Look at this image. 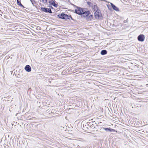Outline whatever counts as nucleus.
Wrapping results in <instances>:
<instances>
[{
	"label": "nucleus",
	"instance_id": "nucleus-1",
	"mask_svg": "<svg viewBox=\"0 0 148 148\" xmlns=\"http://www.w3.org/2000/svg\"><path fill=\"white\" fill-rule=\"evenodd\" d=\"M73 5L77 8V9H75V12H74L75 13L81 16L83 10H85V9L81 8L80 7H78L74 5Z\"/></svg>",
	"mask_w": 148,
	"mask_h": 148
},
{
	"label": "nucleus",
	"instance_id": "nucleus-2",
	"mask_svg": "<svg viewBox=\"0 0 148 148\" xmlns=\"http://www.w3.org/2000/svg\"><path fill=\"white\" fill-rule=\"evenodd\" d=\"M91 122H88L87 123H83V129L87 131L88 130H90V124Z\"/></svg>",
	"mask_w": 148,
	"mask_h": 148
},
{
	"label": "nucleus",
	"instance_id": "nucleus-3",
	"mask_svg": "<svg viewBox=\"0 0 148 148\" xmlns=\"http://www.w3.org/2000/svg\"><path fill=\"white\" fill-rule=\"evenodd\" d=\"M57 17L59 18L67 21V18H68V15L64 13H60L57 16Z\"/></svg>",
	"mask_w": 148,
	"mask_h": 148
},
{
	"label": "nucleus",
	"instance_id": "nucleus-4",
	"mask_svg": "<svg viewBox=\"0 0 148 148\" xmlns=\"http://www.w3.org/2000/svg\"><path fill=\"white\" fill-rule=\"evenodd\" d=\"M90 13V11L89 10L85 11V10H84L80 16L82 18H85L88 17Z\"/></svg>",
	"mask_w": 148,
	"mask_h": 148
},
{
	"label": "nucleus",
	"instance_id": "nucleus-5",
	"mask_svg": "<svg viewBox=\"0 0 148 148\" xmlns=\"http://www.w3.org/2000/svg\"><path fill=\"white\" fill-rule=\"evenodd\" d=\"M41 10L43 12L47 13H49L50 14L52 13V11L50 8L41 7Z\"/></svg>",
	"mask_w": 148,
	"mask_h": 148
},
{
	"label": "nucleus",
	"instance_id": "nucleus-6",
	"mask_svg": "<svg viewBox=\"0 0 148 148\" xmlns=\"http://www.w3.org/2000/svg\"><path fill=\"white\" fill-rule=\"evenodd\" d=\"M145 38V35L143 34L139 35L137 37L138 40L140 42H143L144 41Z\"/></svg>",
	"mask_w": 148,
	"mask_h": 148
},
{
	"label": "nucleus",
	"instance_id": "nucleus-7",
	"mask_svg": "<svg viewBox=\"0 0 148 148\" xmlns=\"http://www.w3.org/2000/svg\"><path fill=\"white\" fill-rule=\"evenodd\" d=\"M49 3L50 5H53L56 8H57L58 7V4L56 3V2L55 0H50L49 1Z\"/></svg>",
	"mask_w": 148,
	"mask_h": 148
},
{
	"label": "nucleus",
	"instance_id": "nucleus-8",
	"mask_svg": "<svg viewBox=\"0 0 148 148\" xmlns=\"http://www.w3.org/2000/svg\"><path fill=\"white\" fill-rule=\"evenodd\" d=\"M103 129L107 132L109 131L110 132H115V130L110 128L103 127Z\"/></svg>",
	"mask_w": 148,
	"mask_h": 148
},
{
	"label": "nucleus",
	"instance_id": "nucleus-9",
	"mask_svg": "<svg viewBox=\"0 0 148 148\" xmlns=\"http://www.w3.org/2000/svg\"><path fill=\"white\" fill-rule=\"evenodd\" d=\"M24 69L27 72H29L31 71V68L29 65H26L25 66Z\"/></svg>",
	"mask_w": 148,
	"mask_h": 148
},
{
	"label": "nucleus",
	"instance_id": "nucleus-10",
	"mask_svg": "<svg viewBox=\"0 0 148 148\" xmlns=\"http://www.w3.org/2000/svg\"><path fill=\"white\" fill-rule=\"evenodd\" d=\"M110 4H111V6L112 7V8L113 10H115L116 11H119V9L116 7L114 5L113 3H110Z\"/></svg>",
	"mask_w": 148,
	"mask_h": 148
},
{
	"label": "nucleus",
	"instance_id": "nucleus-11",
	"mask_svg": "<svg viewBox=\"0 0 148 148\" xmlns=\"http://www.w3.org/2000/svg\"><path fill=\"white\" fill-rule=\"evenodd\" d=\"M101 14H98L96 12L94 13V16L96 19H99Z\"/></svg>",
	"mask_w": 148,
	"mask_h": 148
},
{
	"label": "nucleus",
	"instance_id": "nucleus-12",
	"mask_svg": "<svg viewBox=\"0 0 148 148\" xmlns=\"http://www.w3.org/2000/svg\"><path fill=\"white\" fill-rule=\"evenodd\" d=\"M107 53V51L106 50H103L101 51L100 53L102 55H104L106 54Z\"/></svg>",
	"mask_w": 148,
	"mask_h": 148
},
{
	"label": "nucleus",
	"instance_id": "nucleus-13",
	"mask_svg": "<svg viewBox=\"0 0 148 148\" xmlns=\"http://www.w3.org/2000/svg\"><path fill=\"white\" fill-rule=\"evenodd\" d=\"M17 4L20 6L21 7H23V8H24L25 7L24 6L21 4L20 1H19L18 0H17L16 1Z\"/></svg>",
	"mask_w": 148,
	"mask_h": 148
},
{
	"label": "nucleus",
	"instance_id": "nucleus-14",
	"mask_svg": "<svg viewBox=\"0 0 148 148\" xmlns=\"http://www.w3.org/2000/svg\"><path fill=\"white\" fill-rule=\"evenodd\" d=\"M93 18V16L92 15H89L88 17H87L86 18L87 20L88 21H90Z\"/></svg>",
	"mask_w": 148,
	"mask_h": 148
},
{
	"label": "nucleus",
	"instance_id": "nucleus-15",
	"mask_svg": "<svg viewBox=\"0 0 148 148\" xmlns=\"http://www.w3.org/2000/svg\"><path fill=\"white\" fill-rule=\"evenodd\" d=\"M93 122L92 121V122H91V124H90V130H93L94 128H95V126H94V124L92 123Z\"/></svg>",
	"mask_w": 148,
	"mask_h": 148
},
{
	"label": "nucleus",
	"instance_id": "nucleus-16",
	"mask_svg": "<svg viewBox=\"0 0 148 148\" xmlns=\"http://www.w3.org/2000/svg\"><path fill=\"white\" fill-rule=\"evenodd\" d=\"M92 7V9L94 10V11H95L98 9V8L96 5H93Z\"/></svg>",
	"mask_w": 148,
	"mask_h": 148
},
{
	"label": "nucleus",
	"instance_id": "nucleus-17",
	"mask_svg": "<svg viewBox=\"0 0 148 148\" xmlns=\"http://www.w3.org/2000/svg\"><path fill=\"white\" fill-rule=\"evenodd\" d=\"M68 19L69 21H71V20L73 21L74 20V19L71 16V15L70 16L68 15V18H67V20Z\"/></svg>",
	"mask_w": 148,
	"mask_h": 148
},
{
	"label": "nucleus",
	"instance_id": "nucleus-18",
	"mask_svg": "<svg viewBox=\"0 0 148 148\" xmlns=\"http://www.w3.org/2000/svg\"><path fill=\"white\" fill-rule=\"evenodd\" d=\"M87 4L89 5V7H92V6L93 5V4L92 3H91V2L89 1L87 2Z\"/></svg>",
	"mask_w": 148,
	"mask_h": 148
},
{
	"label": "nucleus",
	"instance_id": "nucleus-19",
	"mask_svg": "<svg viewBox=\"0 0 148 148\" xmlns=\"http://www.w3.org/2000/svg\"><path fill=\"white\" fill-rule=\"evenodd\" d=\"M95 12H96L98 14H101V11L99 9V8L95 11Z\"/></svg>",
	"mask_w": 148,
	"mask_h": 148
},
{
	"label": "nucleus",
	"instance_id": "nucleus-20",
	"mask_svg": "<svg viewBox=\"0 0 148 148\" xmlns=\"http://www.w3.org/2000/svg\"><path fill=\"white\" fill-rule=\"evenodd\" d=\"M30 1H31L33 5H34V4L35 3V1L34 0H30Z\"/></svg>",
	"mask_w": 148,
	"mask_h": 148
},
{
	"label": "nucleus",
	"instance_id": "nucleus-21",
	"mask_svg": "<svg viewBox=\"0 0 148 148\" xmlns=\"http://www.w3.org/2000/svg\"><path fill=\"white\" fill-rule=\"evenodd\" d=\"M42 2L45 4H46L47 2V0H42Z\"/></svg>",
	"mask_w": 148,
	"mask_h": 148
},
{
	"label": "nucleus",
	"instance_id": "nucleus-22",
	"mask_svg": "<svg viewBox=\"0 0 148 148\" xmlns=\"http://www.w3.org/2000/svg\"><path fill=\"white\" fill-rule=\"evenodd\" d=\"M49 7H50L52 9H53V8L51 6H49Z\"/></svg>",
	"mask_w": 148,
	"mask_h": 148
},
{
	"label": "nucleus",
	"instance_id": "nucleus-23",
	"mask_svg": "<svg viewBox=\"0 0 148 148\" xmlns=\"http://www.w3.org/2000/svg\"><path fill=\"white\" fill-rule=\"evenodd\" d=\"M35 119V118H34V117H33V118H31V119H30V120H31V119Z\"/></svg>",
	"mask_w": 148,
	"mask_h": 148
},
{
	"label": "nucleus",
	"instance_id": "nucleus-24",
	"mask_svg": "<svg viewBox=\"0 0 148 148\" xmlns=\"http://www.w3.org/2000/svg\"><path fill=\"white\" fill-rule=\"evenodd\" d=\"M97 123H96V125H97Z\"/></svg>",
	"mask_w": 148,
	"mask_h": 148
},
{
	"label": "nucleus",
	"instance_id": "nucleus-25",
	"mask_svg": "<svg viewBox=\"0 0 148 148\" xmlns=\"http://www.w3.org/2000/svg\"><path fill=\"white\" fill-rule=\"evenodd\" d=\"M73 10H72V12H73Z\"/></svg>",
	"mask_w": 148,
	"mask_h": 148
},
{
	"label": "nucleus",
	"instance_id": "nucleus-26",
	"mask_svg": "<svg viewBox=\"0 0 148 148\" xmlns=\"http://www.w3.org/2000/svg\"><path fill=\"white\" fill-rule=\"evenodd\" d=\"M127 20H126L125 21L127 22Z\"/></svg>",
	"mask_w": 148,
	"mask_h": 148
},
{
	"label": "nucleus",
	"instance_id": "nucleus-27",
	"mask_svg": "<svg viewBox=\"0 0 148 148\" xmlns=\"http://www.w3.org/2000/svg\"><path fill=\"white\" fill-rule=\"evenodd\" d=\"M135 108H136V107L135 106H134Z\"/></svg>",
	"mask_w": 148,
	"mask_h": 148
}]
</instances>
